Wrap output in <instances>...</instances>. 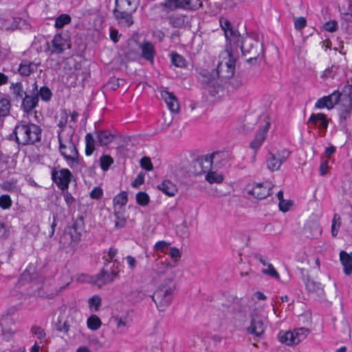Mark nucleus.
<instances>
[{
    "label": "nucleus",
    "mask_w": 352,
    "mask_h": 352,
    "mask_svg": "<svg viewBox=\"0 0 352 352\" xmlns=\"http://www.w3.org/2000/svg\"><path fill=\"white\" fill-rule=\"evenodd\" d=\"M320 121H322V129L326 130L328 127L329 122L324 113H312L308 120L309 122L316 126L318 125Z\"/></svg>",
    "instance_id": "72a5a7b5"
},
{
    "label": "nucleus",
    "mask_w": 352,
    "mask_h": 352,
    "mask_svg": "<svg viewBox=\"0 0 352 352\" xmlns=\"http://www.w3.org/2000/svg\"><path fill=\"white\" fill-rule=\"evenodd\" d=\"M157 188L168 197H174L177 192V186L169 179L164 180Z\"/></svg>",
    "instance_id": "a878e982"
},
{
    "label": "nucleus",
    "mask_w": 352,
    "mask_h": 352,
    "mask_svg": "<svg viewBox=\"0 0 352 352\" xmlns=\"http://www.w3.org/2000/svg\"><path fill=\"white\" fill-rule=\"evenodd\" d=\"M205 179L210 184H221L224 180V176L221 172L213 169L206 173Z\"/></svg>",
    "instance_id": "cd10ccee"
},
{
    "label": "nucleus",
    "mask_w": 352,
    "mask_h": 352,
    "mask_svg": "<svg viewBox=\"0 0 352 352\" xmlns=\"http://www.w3.org/2000/svg\"><path fill=\"white\" fill-rule=\"evenodd\" d=\"M10 102L6 98H1L0 100V116L3 118L7 116L10 113Z\"/></svg>",
    "instance_id": "49530a36"
},
{
    "label": "nucleus",
    "mask_w": 352,
    "mask_h": 352,
    "mask_svg": "<svg viewBox=\"0 0 352 352\" xmlns=\"http://www.w3.org/2000/svg\"><path fill=\"white\" fill-rule=\"evenodd\" d=\"M252 319L250 327L248 328V332L255 336H261L267 324V316L263 311L254 309L252 314Z\"/></svg>",
    "instance_id": "0eeeda50"
},
{
    "label": "nucleus",
    "mask_w": 352,
    "mask_h": 352,
    "mask_svg": "<svg viewBox=\"0 0 352 352\" xmlns=\"http://www.w3.org/2000/svg\"><path fill=\"white\" fill-rule=\"evenodd\" d=\"M36 91L38 96H40L43 101L48 102L51 100L52 93L48 87L43 86Z\"/></svg>",
    "instance_id": "37998d69"
},
{
    "label": "nucleus",
    "mask_w": 352,
    "mask_h": 352,
    "mask_svg": "<svg viewBox=\"0 0 352 352\" xmlns=\"http://www.w3.org/2000/svg\"><path fill=\"white\" fill-rule=\"evenodd\" d=\"M9 90L11 98L14 102H19L27 94L21 82H11Z\"/></svg>",
    "instance_id": "5701e85b"
},
{
    "label": "nucleus",
    "mask_w": 352,
    "mask_h": 352,
    "mask_svg": "<svg viewBox=\"0 0 352 352\" xmlns=\"http://www.w3.org/2000/svg\"><path fill=\"white\" fill-rule=\"evenodd\" d=\"M305 285L308 294L314 298H320L324 296L322 285L313 278L307 276L305 280Z\"/></svg>",
    "instance_id": "4468645a"
},
{
    "label": "nucleus",
    "mask_w": 352,
    "mask_h": 352,
    "mask_svg": "<svg viewBox=\"0 0 352 352\" xmlns=\"http://www.w3.org/2000/svg\"><path fill=\"white\" fill-rule=\"evenodd\" d=\"M236 43L237 45L240 47L241 52L243 56H250L247 59L248 63H254L256 60L257 57L258 56V42L254 41L252 37L247 36L243 38L241 44L239 43V41Z\"/></svg>",
    "instance_id": "9d476101"
},
{
    "label": "nucleus",
    "mask_w": 352,
    "mask_h": 352,
    "mask_svg": "<svg viewBox=\"0 0 352 352\" xmlns=\"http://www.w3.org/2000/svg\"><path fill=\"white\" fill-rule=\"evenodd\" d=\"M341 224V218L339 214H335L332 220L331 234L333 236H336L338 233V229Z\"/></svg>",
    "instance_id": "603ef678"
},
{
    "label": "nucleus",
    "mask_w": 352,
    "mask_h": 352,
    "mask_svg": "<svg viewBox=\"0 0 352 352\" xmlns=\"http://www.w3.org/2000/svg\"><path fill=\"white\" fill-rule=\"evenodd\" d=\"M12 201L8 195H2L0 196V208L2 209H8L12 206Z\"/></svg>",
    "instance_id": "864d4df0"
},
{
    "label": "nucleus",
    "mask_w": 352,
    "mask_h": 352,
    "mask_svg": "<svg viewBox=\"0 0 352 352\" xmlns=\"http://www.w3.org/2000/svg\"><path fill=\"white\" fill-rule=\"evenodd\" d=\"M137 9L131 0H116L113 16L120 27L130 28L134 23L133 14Z\"/></svg>",
    "instance_id": "20e7f679"
},
{
    "label": "nucleus",
    "mask_w": 352,
    "mask_h": 352,
    "mask_svg": "<svg viewBox=\"0 0 352 352\" xmlns=\"http://www.w3.org/2000/svg\"><path fill=\"white\" fill-rule=\"evenodd\" d=\"M101 302H102V299L98 295L93 296L91 298H90L88 300V304H89V308L91 309H93L95 311H97L99 310V309L101 306Z\"/></svg>",
    "instance_id": "8fccbe9b"
},
{
    "label": "nucleus",
    "mask_w": 352,
    "mask_h": 352,
    "mask_svg": "<svg viewBox=\"0 0 352 352\" xmlns=\"http://www.w3.org/2000/svg\"><path fill=\"white\" fill-rule=\"evenodd\" d=\"M60 118L58 121V126L60 128H62V130H66L67 129H64L63 128L66 126V124L67 123V119H68V114L65 110H63L60 114Z\"/></svg>",
    "instance_id": "680f3d73"
},
{
    "label": "nucleus",
    "mask_w": 352,
    "mask_h": 352,
    "mask_svg": "<svg viewBox=\"0 0 352 352\" xmlns=\"http://www.w3.org/2000/svg\"><path fill=\"white\" fill-rule=\"evenodd\" d=\"M336 73L337 68L333 65L331 67L326 69L323 72L321 77L323 78H333Z\"/></svg>",
    "instance_id": "13d9d810"
},
{
    "label": "nucleus",
    "mask_w": 352,
    "mask_h": 352,
    "mask_svg": "<svg viewBox=\"0 0 352 352\" xmlns=\"http://www.w3.org/2000/svg\"><path fill=\"white\" fill-rule=\"evenodd\" d=\"M96 134L98 142L100 146H106L114 139V135L108 130L98 131Z\"/></svg>",
    "instance_id": "c756f323"
},
{
    "label": "nucleus",
    "mask_w": 352,
    "mask_h": 352,
    "mask_svg": "<svg viewBox=\"0 0 352 352\" xmlns=\"http://www.w3.org/2000/svg\"><path fill=\"white\" fill-rule=\"evenodd\" d=\"M71 230H74V235L71 237L74 239L76 243H79L85 230V218L82 215H80L74 219L72 226H67V233L70 232Z\"/></svg>",
    "instance_id": "a211bd4d"
},
{
    "label": "nucleus",
    "mask_w": 352,
    "mask_h": 352,
    "mask_svg": "<svg viewBox=\"0 0 352 352\" xmlns=\"http://www.w3.org/2000/svg\"><path fill=\"white\" fill-rule=\"evenodd\" d=\"M236 58L233 56L231 46L227 45L226 49L222 51L219 54V60L217 64V69H212L208 73L201 74L202 83L212 90L209 91L212 96L217 93V89L219 87L218 77L230 78L234 74Z\"/></svg>",
    "instance_id": "f257e3e1"
},
{
    "label": "nucleus",
    "mask_w": 352,
    "mask_h": 352,
    "mask_svg": "<svg viewBox=\"0 0 352 352\" xmlns=\"http://www.w3.org/2000/svg\"><path fill=\"white\" fill-rule=\"evenodd\" d=\"M171 63L177 67H183L186 65V60L184 57L177 52L171 54Z\"/></svg>",
    "instance_id": "3c124183"
},
{
    "label": "nucleus",
    "mask_w": 352,
    "mask_h": 352,
    "mask_svg": "<svg viewBox=\"0 0 352 352\" xmlns=\"http://www.w3.org/2000/svg\"><path fill=\"white\" fill-rule=\"evenodd\" d=\"M140 165L142 168L150 171L153 168L151 159L148 157H144L140 160Z\"/></svg>",
    "instance_id": "bf43d9fd"
},
{
    "label": "nucleus",
    "mask_w": 352,
    "mask_h": 352,
    "mask_svg": "<svg viewBox=\"0 0 352 352\" xmlns=\"http://www.w3.org/2000/svg\"><path fill=\"white\" fill-rule=\"evenodd\" d=\"M198 162V155L195 153L190 154L189 157L183 162L182 170L186 177H194L196 179L197 175V164Z\"/></svg>",
    "instance_id": "dca6fc26"
},
{
    "label": "nucleus",
    "mask_w": 352,
    "mask_h": 352,
    "mask_svg": "<svg viewBox=\"0 0 352 352\" xmlns=\"http://www.w3.org/2000/svg\"><path fill=\"white\" fill-rule=\"evenodd\" d=\"M307 25V21L305 18L300 16L294 19V27L297 30H301Z\"/></svg>",
    "instance_id": "052dcab7"
},
{
    "label": "nucleus",
    "mask_w": 352,
    "mask_h": 352,
    "mask_svg": "<svg viewBox=\"0 0 352 352\" xmlns=\"http://www.w3.org/2000/svg\"><path fill=\"white\" fill-rule=\"evenodd\" d=\"M87 327L93 331H96L102 325L101 320L96 315H91L87 321Z\"/></svg>",
    "instance_id": "ea45409f"
},
{
    "label": "nucleus",
    "mask_w": 352,
    "mask_h": 352,
    "mask_svg": "<svg viewBox=\"0 0 352 352\" xmlns=\"http://www.w3.org/2000/svg\"><path fill=\"white\" fill-rule=\"evenodd\" d=\"M86 147L85 154L91 155L95 150V140L91 133H87L85 136Z\"/></svg>",
    "instance_id": "a19ab883"
},
{
    "label": "nucleus",
    "mask_w": 352,
    "mask_h": 352,
    "mask_svg": "<svg viewBox=\"0 0 352 352\" xmlns=\"http://www.w3.org/2000/svg\"><path fill=\"white\" fill-rule=\"evenodd\" d=\"M220 24L224 32L226 39L230 41V46L232 43H236V42H239V34L237 30L232 28V25L228 20L221 19Z\"/></svg>",
    "instance_id": "aec40b11"
},
{
    "label": "nucleus",
    "mask_w": 352,
    "mask_h": 352,
    "mask_svg": "<svg viewBox=\"0 0 352 352\" xmlns=\"http://www.w3.org/2000/svg\"><path fill=\"white\" fill-rule=\"evenodd\" d=\"M204 67L206 68V69H211V71L214 69V58L210 54H208L206 57H204Z\"/></svg>",
    "instance_id": "69168bd1"
},
{
    "label": "nucleus",
    "mask_w": 352,
    "mask_h": 352,
    "mask_svg": "<svg viewBox=\"0 0 352 352\" xmlns=\"http://www.w3.org/2000/svg\"><path fill=\"white\" fill-rule=\"evenodd\" d=\"M338 28V23L336 21H330L324 25V29L329 32H335Z\"/></svg>",
    "instance_id": "0e129e2a"
},
{
    "label": "nucleus",
    "mask_w": 352,
    "mask_h": 352,
    "mask_svg": "<svg viewBox=\"0 0 352 352\" xmlns=\"http://www.w3.org/2000/svg\"><path fill=\"white\" fill-rule=\"evenodd\" d=\"M31 332L40 340L45 339L46 337L45 330L39 326L33 325L31 328Z\"/></svg>",
    "instance_id": "5fc2aeb1"
},
{
    "label": "nucleus",
    "mask_w": 352,
    "mask_h": 352,
    "mask_svg": "<svg viewBox=\"0 0 352 352\" xmlns=\"http://www.w3.org/2000/svg\"><path fill=\"white\" fill-rule=\"evenodd\" d=\"M70 48V41L60 34L54 36L49 49L52 54H61L65 49Z\"/></svg>",
    "instance_id": "2eb2a0df"
},
{
    "label": "nucleus",
    "mask_w": 352,
    "mask_h": 352,
    "mask_svg": "<svg viewBox=\"0 0 352 352\" xmlns=\"http://www.w3.org/2000/svg\"><path fill=\"white\" fill-rule=\"evenodd\" d=\"M113 162V159L110 155H102L100 157V166L103 171H107Z\"/></svg>",
    "instance_id": "79ce46f5"
},
{
    "label": "nucleus",
    "mask_w": 352,
    "mask_h": 352,
    "mask_svg": "<svg viewBox=\"0 0 352 352\" xmlns=\"http://www.w3.org/2000/svg\"><path fill=\"white\" fill-rule=\"evenodd\" d=\"M1 188L6 191L12 193H18L20 191V187L18 185L17 179L14 178L3 182L1 184Z\"/></svg>",
    "instance_id": "473e14b6"
},
{
    "label": "nucleus",
    "mask_w": 352,
    "mask_h": 352,
    "mask_svg": "<svg viewBox=\"0 0 352 352\" xmlns=\"http://www.w3.org/2000/svg\"><path fill=\"white\" fill-rule=\"evenodd\" d=\"M266 269L262 270V272L265 274L269 275L270 276L278 279L279 274L276 269L274 267L272 264L268 263Z\"/></svg>",
    "instance_id": "6e6d98bb"
},
{
    "label": "nucleus",
    "mask_w": 352,
    "mask_h": 352,
    "mask_svg": "<svg viewBox=\"0 0 352 352\" xmlns=\"http://www.w3.org/2000/svg\"><path fill=\"white\" fill-rule=\"evenodd\" d=\"M290 152L287 149H283L276 153L270 152L266 159L267 168L272 172L278 170L281 165L287 161Z\"/></svg>",
    "instance_id": "9b49d317"
},
{
    "label": "nucleus",
    "mask_w": 352,
    "mask_h": 352,
    "mask_svg": "<svg viewBox=\"0 0 352 352\" xmlns=\"http://www.w3.org/2000/svg\"><path fill=\"white\" fill-rule=\"evenodd\" d=\"M71 17L69 15L66 14H62L56 18L55 21V27L57 28H62L65 25L69 24L71 22Z\"/></svg>",
    "instance_id": "09e8293b"
},
{
    "label": "nucleus",
    "mask_w": 352,
    "mask_h": 352,
    "mask_svg": "<svg viewBox=\"0 0 352 352\" xmlns=\"http://www.w3.org/2000/svg\"><path fill=\"white\" fill-rule=\"evenodd\" d=\"M52 179L60 190H66L69 188L73 175L68 168H60L54 167L51 171Z\"/></svg>",
    "instance_id": "1a4fd4ad"
},
{
    "label": "nucleus",
    "mask_w": 352,
    "mask_h": 352,
    "mask_svg": "<svg viewBox=\"0 0 352 352\" xmlns=\"http://www.w3.org/2000/svg\"><path fill=\"white\" fill-rule=\"evenodd\" d=\"M136 202L141 206H146L150 202V197L145 192H139L135 196Z\"/></svg>",
    "instance_id": "de8ad7c7"
},
{
    "label": "nucleus",
    "mask_w": 352,
    "mask_h": 352,
    "mask_svg": "<svg viewBox=\"0 0 352 352\" xmlns=\"http://www.w3.org/2000/svg\"><path fill=\"white\" fill-rule=\"evenodd\" d=\"M37 91V85L36 82L33 84V89L32 92L30 94L28 93L23 96L21 101V109L25 113H29L33 109H34L38 103V94L35 93Z\"/></svg>",
    "instance_id": "f8f14e48"
},
{
    "label": "nucleus",
    "mask_w": 352,
    "mask_h": 352,
    "mask_svg": "<svg viewBox=\"0 0 352 352\" xmlns=\"http://www.w3.org/2000/svg\"><path fill=\"white\" fill-rule=\"evenodd\" d=\"M309 333V330L308 329L304 327L297 328L293 331L280 332L279 333V340L282 343L288 346L295 345L305 339Z\"/></svg>",
    "instance_id": "6e6552de"
},
{
    "label": "nucleus",
    "mask_w": 352,
    "mask_h": 352,
    "mask_svg": "<svg viewBox=\"0 0 352 352\" xmlns=\"http://www.w3.org/2000/svg\"><path fill=\"white\" fill-rule=\"evenodd\" d=\"M74 235V230H70L67 233V227H65L63 235L60 238V243L64 247L76 246L78 243H76L74 239L70 237Z\"/></svg>",
    "instance_id": "2f4dec72"
},
{
    "label": "nucleus",
    "mask_w": 352,
    "mask_h": 352,
    "mask_svg": "<svg viewBox=\"0 0 352 352\" xmlns=\"http://www.w3.org/2000/svg\"><path fill=\"white\" fill-rule=\"evenodd\" d=\"M305 232H309L311 237H316L322 233V229L318 223H308L305 227Z\"/></svg>",
    "instance_id": "e433bc0d"
},
{
    "label": "nucleus",
    "mask_w": 352,
    "mask_h": 352,
    "mask_svg": "<svg viewBox=\"0 0 352 352\" xmlns=\"http://www.w3.org/2000/svg\"><path fill=\"white\" fill-rule=\"evenodd\" d=\"M186 16L182 14L173 15L170 17L169 23L175 28L182 27L186 21Z\"/></svg>",
    "instance_id": "c03bdc74"
},
{
    "label": "nucleus",
    "mask_w": 352,
    "mask_h": 352,
    "mask_svg": "<svg viewBox=\"0 0 352 352\" xmlns=\"http://www.w3.org/2000/svg\"><path fill=\"white\" fill-rule=\"evenodd\" d=\"M168 281V285H160L151 296L160 311H165L172 302L175 285L170 280Z\"/></svg>",
    "instance_id": "423d86ee"
},
{
    "label": "nucleus",
    "mask_w": 352,
    "mask_h": 352,
    "mask_svg": "<svg viewBox=\"0 0 352 352\" xmlns=\"http://www.w3.org/2000/svg\"><path fill=\"white\" fill-rule=\"evenodd\" d=\"M10 235V230L4 223L0 221V239H7Z\"/></svg>",
    "instance_id": "338daca9"
},
{
    "label": "nucleus",
    "mask_w": 352,
    "mask_h": 352,
    "mask_svg": "<svg viewBox=\"0 0 352 352\" xmlns=\"http://www.w3.org/2000/svg\"><path fill=\"white\" fill-rule=\"evenodd\" d=\"M128 201V195L126 191H122L118 194L113 200L114 209L116 208L117 206H120L121 208L124 206Z\"/></svg>",
    "instance_id": "58836bf2"
},
{
    "label": "nucleus",
    "mask_w": 352,
    "mask_h": 352,
    "mask_svg": "<svg viewBox=\"0 0 352 352\" xmlns=\"http://www.w3.org/2000/svg\"><path fill=\"white\" fill-rule=\"evenodd\" d=\"M113 216L115 217V228L120 230L126 226L127 219L124 215V211L118 210L117 208L113 210Z\"/></svg>",
    "instance_id": "c85d7f7f"
},
{
    "label": "nucleus",
    "mask_w": 352,
    "mask_h": 352,
    "mask_svg": "<svg viewBox=\"0 0 352 352\" xmlns=\"http://www.w3.org/2000/svg\"><path fill=\"white\" fill-rule=\"evenodd\" d=\"M342 101H345L347 104L344 105L340 109V116L341 118L346 119L349 116L352 107V100L351 98L346 96L342 98Z\"/></svg>",
    "instance_id": "4c0bfd02"
},
{
    "label": "nucleus",
    "mask_w": 352,
    "mask_h": 352,
    "mask_svg": "<svg viewBox=\"0 0 352 352\" xmlns=\"http://www.w3.org/2000/svg\"><path fill=\"white\" fill-rule=\"evenodd\" d=\"M340 11L342 14L346 16L345 19H352V2L349 0H342L340 3Z\"/></svg>",
    "instance_id": "7c9ffc66"
},
{
    "label": "nucleus",
    "mask_w": 352,
    "mask_h": 352,
    "mask_svg": "<svg viewBox=\"0 0 352 352\" xmlns=\"http://www.w3.org/2000/svg\"><path fill=\"white\" fill-rule=\"evenodd\" d=\"M39 65L40 63H35L27 59H23L19 65L17 72L20 76L23 77H28L36 72Z\"/></svg>",
    "instance_id": "6ab92c4d"
},
{
    "label": "nucleus",
    "mask_w": 352,
    "mask_h": 352,
    "mask_svg": "<svg viewBox=\"0 0 352 352\" xmlns=\"http://www.w3.org/2000/svg\"><path fill=\"white\" fill-rule=\"evenodd\" d=\"M161 96L166 102L168 109L172 112H177L179 110V103L177 98L173 94V93L168 92L167 91L163 90L161 92Z\"/></svg>",
    "instance_id": "b1692460"
},
{
    "label": "nucleus",
    "mask_w": 352,
    "mask_h": 352,
    "mask_svg": "<svg viewBox=\"0 0 352 352\" xmlns=\"http://www.w3.org/2000/svg\"><path fill=\"white\" fill-rule=\"evenodd\" d=\"M340 261L344 266V272L346 275H350L352 273V263L349 261V254L342 251L340 254Z\"/></svg>",
    "instance_id": "c9c22d12"
},
{
    "label": "nucleus",
    "mask_w": 352,
    "mask_h": 352,
    "mask_svg": "<svg viewBox=\"0 0 352 352\" xmlns=\"http://www.w3.org/2000/svg\"><path fill=\"white\" fill-rule=\"evenodd\" d=\"M139 47L142 51V58L153 63L154 58L156 54L153 44L150 41H144L139 45Z\"/></svg>",
    "instance_id": "4be33fe9"
},
{
    "label": "nucleus",
    "mask_w": 352,
    "mask_h": 352,
    "mask_svg": "<svg viewBox=\"0 0 352 352\" xmlns=\"http://www.w3.org/2000/svg\"><path fill=\"white\" fill-rule=\"evenodd\" d=\"M214 155V168H221L227 162L228 155L225 152L215 151L212 153Z\"/></svg>",
    "instance_id": "f704fd0d"
},
{
    "label": "nucleus",
    "mask_w": 352,
    "mask_h": 352,
    "mask_svg": "<svg viewBox=\"0 0 352 352\" xmlns=\"http://www.w3.org/2000/svg\"><path fill=\"white\" fill-rule=\"evenodd\" d=\"M272 188L273 185L269 182L258 183L254 184L251 189H248V193L253 195L257 199H263L270 195Z\"/></svg>",
    "instance_id": "ddd939ff"
},
{
    "label": "nucleus",
    "mask_w": 352,
    "mask_h": 352,
    "mask_svg": "<svg viewBox=\"0 0 352 352\" xmlns=\"http://www.w3.org/2000/svg\"><path fill=\"white\" fill-rule=\"evenodd\" d=\"M74 129L69 127L68 129L61 130L58 134L60 153L71 168L74 164H80L82 162L74 140Z\"/></svg>",
    "instance_id": "f03ea898"
},
{
    "label": "nucleus",
    "mask_w": 352,
    "mask_h": 352,
    "mask_svg": "<svg viewBox=\"0 0 352 352\" xmlns=\"http://www.w3.org/2000/svg\"><path fill=\"white\" fill-rule=\"evenodd\" d=\"M63 191V195L64 197V200L67 204V206L68 208H70L72 204H74L76 201V199L73 197L71 192L68 191V190H62Z\"/></svg>",
    "instance_id": "4d7b16f0"
},
{
    "label": "nucleus",
    "mask_w": 352,
    "mask_h": 352,
    "mask_svg": "<svg viewBox=\"0 0 352 352\" xmlns=\"http://www.w3.org/2000/svg\"><path fill=\"white\" fill-rule=\"evenodd\" d=\"M341 94L339 91H334L329 96H324L317 100L315 104V108L323 109L327 107L329 109H332L340 100Z\"/></svg>",
    "instance_id": "f3484780"
},
{
    "label": "nucleus",
    "mask_w": 352,
    "mask_h": 352,
    "mask_svg": "<svg viewBox=\"0 0 352 352\" xmlns=\"http://www.w3.org/2000/svg\"><path fill=\"white\" fill-rule=\"evenodd\" d=\"M199 165L202 172L204 173L214 168V155L212 153L199 157Z\"/></svg>",
    "instance_id": "bb28decb"
},
{
    "label": "nucleus",
    "mask_w": 352,
    "mask_h": 352,
    "mask_svg": "<svg viewBox=\"0 0 352 352\" xmlns=\"http://www.w3.org/2000/svg\"><path fill=\"white\" fill-rule=\"evenodd\" d=\"M120 263L118 260H115L113 263L109 267L104 264L103 267L100 272L91 277L92 283L100 287L112 283L116 279L120 278Z\"/></svg>",
    "instance_id": "39448f33"
},
{
    "label": "nucleus",
    "mask_w": 352,
    "mask_h": 352,
    "mask_svg": "<svg viewBox=\"0 0 352 352\" xmlns=\"http://www.w3.org/2000/svg\"><path fill=\"white\" fill-rule=\"evenodd\" d=\"M192 0H164L162 3L164 11L170 12L179 8H188Z\"/></svg>",
    "instance_id": "412c9836"
},
{
    "label": "nucleus",
    "mask_w": 352,
    "mask_h": 352,
    "mask_svg": "<svg viewBox=\"0 0 352 352\" xmlns=\"http://www.w3.org/2000/svg\"><path fill=\"white\" fill-rule=\"evenodd\" d=\"M278 206L280 210L285 212L289 210L290 207L292 206V202L290 201L284 199L282 201H279Z\"/></svg>",
    "instance_id": "774afa93"
},
{
    "label": "nucleus",
    "mask_w": 352,
    "mask_h": 352,
    "mask_svg": "<svg viewBox=\"0 0 352 352\" xmlns=\"http://www.w3.org/2000/svg\"><path fill=\"white\" fill-rule=\"evenodd\" d=\"M270 126V122H267L263 126L261 131L256 135L254 140L250 143L251 148L256 151L261 147L266 138V133L268 131Z\"/></svg>",
    "instance_id": "393cba45"
},
{
    "label": "nucleus",
    "mask_w": 352,
    "mask_h": 352,
    "mask_svg": "<svg viewBox=\"0 0 352 352\" xmlns=\"http://www.w3.org/2000/svg\"><path fill=\"white\" fill-rule=\"evenodd\" d=\"M118 249L114 248H110L107 252V255H104L102 256V260L104 261V264L106 267H109V264L111 261H114L115 256L118 254Z\"/></svg>",
    "instance_id": "a18cd8bd"
},
{
    "label": "nucleus",
    "mask_w": 352,
    "mask_h": 352,
    "mask_svg": "<svg viewBox=\"0 0 352 352\" xmlns=\"http://www.w3.org/2000/svg\"><path fill=\"white\" fill-rule=\"evenodd\" d=\"M42 130L40 126L21 121L18 123L13 131L14 140L19 145H33L41 140Z\"/></svg>",
    "instance_id": "7ed1b4c3"
},
{
    "label": "nucleus",
    "mask_w": 352,
    "mask_h": 352,
    "mask_svg": "<svg viewBox=\"0 0 352 352\" xmlns=\"http://www.w3.org/2000/svg\"><path fill=\"white\" fill-rule=\"evenodd\" d=\"M90 197L94 199H99L103 195V190L100 187H95L90 192Z\"/></svg>",
    "instance_id": "e2e57ef3"
}]
</instances>
